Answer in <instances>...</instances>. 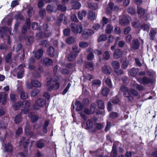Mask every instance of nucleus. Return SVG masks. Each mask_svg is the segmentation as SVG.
<instances>
[{
	"label": "nucleus",
	"mask_w": 157,
	"mask_h": 157,
	"mask_svg": "<svg viewBox=\"0 0 157 157\" xmlns=\"http://www.w3.org/2000/svg\"><path fill=\"white\" fill-rule=\"evenodd\" d=\"M58 69V67L56 66L54 68L53 71L55 73V75L53 77H51L47 79V88L49 90H51L54 89H58L60 86V83L57 82V81L59 80V77L56 73L57 72Z\"/></svg>",
	"instance_id": "nucleus-1"
},
{
	"label": "nucleus",
	"mask_w": 157,
	"mask_h": 157,
	"mask_svg": "<svg viewBox=\"0 0 157 157\" xmlns=\"http://www.w3.org/2000/svg\"><path fill=\"white\" fill-rule=\"evenodd\" d=\"M120 89L124 92V96L127 98L128 100L130 101H132L133 100V96H139L138 92L133 89L128 90V88L124 86H121Z\"/></svg>",
	"instance_id": "nucleus-2"
},
{
	"label": "nucleus",
	"mask_w": 157,
	"mask_h": 157,
	"mask_svg": "<svg viewBox=\"0 0 157 157\" xmlns=\"http://www.w3.org/2000/svg\"><path fill=\"white\" fill-rule=\"evenodd\" d=\"M44 29V33H40L37 34L36 36L40 38H44L49 37L52 34V32L50 29L48 28L47 24H44L43 25Z\"/></svg>",
	"instance_id": "nucleus-3"
},
{
	"label": "nucleus",
	"mask_w": 157,
	"mask_h": 157,
	"mask_svg": "<svg viewBox=\"0 0 157 157\" xmlns=\"http://www.w3.org/2000/svg\"><path fill=\"white\" fill-rule=\"evenodd\" d=\"M46 103V100L43 98H39L36 101L33 108L35 109H39L44 106Z\"/></svg>",
	"instance_id": "nucleus-4"
},
{
	"label": "nucleus",
	"mask_w": 157,
	"mask_h": 157,
	"mask_svg": "<svg viewBox=\"0 0 157 157\" xmlns=\"http://www.w3.org/2000/svg\"><path fill=\"white\" fill-rule=\"evenodd\" d=\"M70 27L73 33L76 34L81 33L82 30V27L81 25H76L73 23L70 25Z\"/></svg>",
	"instance_id": "nucleus-5"
},
{
	"label": "nucleus",
	"mask_w": 157,
	"mask_h": 157,
	"mask_svg": "<svg viewBox=\"0 0 157 157\" xmlns=\"http://www.w3.org/2000/svg\"><path fill=\"white\" fill-rule=\"evenodd\" d=\"M106 9L107 13L110 14L113 11H118V7L116 6H114L113 3L110 2L109 3Z\"/></svg>",
	"instance_id": "nucleus-6"
},
{
	"label": "nucleus",
	"mask_w": 157,
	"mask_h": 157,
	"mask_svg": "<svg viewBox=\"0 0 157 157\" xmlns=\"http://www.w3.org/2000/svg\"><path fill=\"white\" fill-rule=\"evenodd\" d=\"M137 81L140 83L142 84H148L149 83H152L153 82V80L152 79L147 78L145 76L143 78H136Z\"/></svg>",
	"instance_id": "nucleus-7"
},
{
	"label": "nucleus",
	"mask_w": 157,
	"mask_h": 157,
	"mask_svg": "<svg viewBox=\"0 0 157 157\" xmlns=\"http://www.w3.org/2000/svg\"><path fill=\"white\" fill-rule=\"evenodd\" d=\"M94 33L92 30L89 29L84 30L82 36L83 38L86 39L90 36L93 35Z\"/></svg>",
	"instance_id": "nucleus-8"
},
{
	"label": "nucleus",
	"mask_w": 157,
	"mask_h": 157,
	"mask_svg": "<svg viewBox=\"0 0 157 157\" xmlns=\"http://www.w3.org/2000/svg\"><path fill=\"white\" fill-rule=\"evenodd\" d=\"M30 28V20L29 19H27L25 25H24L22 29V32L23 34H25L27 32V30Z\"/></svg>",
	"instance_id": "nucleus-9"
},
{
	"label": "nucleus",
	"mask_w": 157,
	"mask_h": 157,
	"mask_svg": "<svg viewBox=\"0 0 157 157\" xmlns=\"http://www.w3.org/2000/svg\"><path fill=\"white\" fill-rule=\"evenodd\" d=\"M8 96L7 94L0 93V103L3 105H5L6 102V98Z\"/></svg>",
	"instance_id": "nucleus-10"
},
{
	"label": "nucleus",
	"mask_w": 157,
	"mask_h": 157,
	"mask_svg": "<svg viewBox=\"0 0 157 157\" xmlns=\"http://www.w3.org/2000/svg\"><path fill=\"white\" fill-rule=\"evenodd\" d=\"M25 132L26 134L30 137L33 136V133L30 131V126L29 123L27 122L25 128Z\"/></svg>",
	"instance_id": "nucleus-11"
},
{
	"label": "nucleus",
	"mask_w": 157,
	"mask_h": 157,
	"mask_svg": "<svg viewBox=\"0 0 157 157\" xmlns=\"http://www.w3.org/2000/svg\"><path fill=\"white\" fill-rule=\"evenodd\" d=\"M41 61L43 64L46 66H50L52 64V59L48 58H42Z\"/></svg>",
	"instance_id": "nucleus-12"
},
{
	"label": "nucleus",
	"mask_w": 157,
	"mask_h": 157,
	"mask_svg": "<svg viewBox=\"0 0 157 157\" xmlns=\"http://www.w3.org/2000/svg\"><path fill=\"white\" fill-rule=\"evenodd\" d=\"M122 52L120 49H116L113 53V57L115 59H117L120 57L122 55Z\"/></svg>",
	"instance_id": "nucleus-13"
},
{
	"label": "nucleus",
	"mask_w": 157,
	"mask_h": 157,
	"mask_svg": "<svg viewBox=\"0 0 157 157\" xmlns=\"http://www.w3.org/2000/svg\"><path fill=\"white\" fill-rule=\"evenodd\" d=\"M48 55L51 57H53L55 56H57L58 55L54 48L52 47H49L48 49Z\"/></svg>",
	"instance_id": "nucleus-14"
},
{
	"label": "nucleus",
	"mask_w": 157,
	"mask_h": 157,
	"mask_svg": "<svg viewBox=\"0 0 157 157\" xmlns=\"http://www.w3.org/2000/svg\"><path fill=\"white\" fill-rule=\"evenodd\" d=\"M140 45V43L137 39H134L132 42V44L131 45L132 48L136 49H138Z\"/></svg>",
	"instance_id": "nucleus-15"
},
{
	"label": "nucleus",
	"mask_w": 157,
	"mask_h": 157,
	"mask_svg": "<svg viewBox=\"0 0 157 157\" xmlns=\"http://www.w3.org/2000/svg\"><path fill=\"white\" fill-rule=\"evenodd\" d=\"M43 54V51L42 49L38 50L34 53V56L35 58L39 59L42 57Z\"/></svg>",
	"instance_id": "nucleus-16"
},
{
	"label": "nucleus",
	"mask_w": 157,
	"mask_h": 157,
	"mask_svg": "<svg viewBox=\"0 0 157 157\" xmlns=\"http://www.w3.org/2000/svg\"><path fill=\"white\" fill-rule=\"evenodd\" d=\"M29 117L31 119L33 122L36 121L39 118V117L38 116L35 115L34 113L32 112L29 113Z\"/></svg>",
	"instance_id": "nucleus-17"
},
{
	"label": "nucleus",
	"mask_w": 157,
	"mask_h": 157,
	"mask_svg": "<svg viewBox=\"0 0 157 157\" xmlns=\"http://www.w3.org/2000/svg\"><path fill=\"white\" fill-rule=\"evenodd\" d=\"M45 141L43 140H39L36 142V146L39 148H42L44 147L45 144Z\"/></svg>",
	"instance_id": "nucleus-18"
},
{
	"label": "nucleus",
	"mask_w": 157,
	"mask_h": 157,
	"mask_svg": "<svg viewBox=\"0 0 157 157\" xmlns=\"http://www.w3.org/2000/svg\"><path fill=\"white\" fill-rule=\"evenodd\" d=\"M112 67L115 70H118L120 67V64L119 62L117 61H113L111 63Z\"/></svg>",
	"instance_id": "nucleus-19"
},
{
	"label": "nucleus",
	"mask_w": 157,
	"mask_h": 157,
	"mask_svg": "<svg viewBox=\"0 0 157 157\" xmlns=\"http://www.w3.org/2000/svg\"><path fill=\"white\" fill-rule=\"evenodd\" d=\"M0 31H1V32H2V33H10L11 34V30L10 28L7 27H2L0 28Z\"/></svg>",
	"instance_id": "nucleus-20"
},
{
	"label": "nucleus",
	"mask_w": 157,
	"mask_h": 157,
	"mask_svg": "<svg viewBox=\"0 0 157 157\" xmlns=\"http://www.w3.org/2000/svg\"><path fill=\"white\" fill-rule=\"evenodd\" d=\"M102 71L106 75H109L111 72V70L109 69L106 65H105L102 68Z\"/></svg>",
	"instance_id": "nucleus-21"
},
{
	"label": "nucleus",
	"mask_w": 157,
	"mask_h": 157,
	"mask_svg": "<svg viewBox=\"0 0 157 157\" xmlns=\"http://www.w3.org/2000/svg\"><path fill=\"white\" fill-rule=\"evenodd\" d=\"M39 71L37 72L35 71L33 74L34 76L36 78H38L40 77V73L43 71V68L41 66H39L38 68Z\"/></svg>",
	"instance_id": "nucleus-22"
},
{
	"label": "nucleus",
	"mask_w": 157,
	"mask_h": 157,
	"mask_svg": "<svg viewBox=\"0 0 157 157\" xmlns=\"http://www.w3.org/2000/svg\"><path fill=\"white\" fill-rule=\"evenodd\" d=\"M4 148L5 151H12L13 150L12 146L10 143L5 144Z\"/></svg>",
	"instance_id": "nucleus-23"
},
{
	"label": "nucleus",
	"mask_w": 157,
	"mask_h": 157,
	"mask_svg": "<svg viewBox=\"0 0 157 157\" xmlns=\"http://www.w3.org/2000/svg\"><path fill=\"white\" fill-rule=\"evenodd\" d=\"M132 83L133 84V87L139 90H142L144 89V87L142 86L137 84L134 81H132Z\"/></svg>",
	"instance_id": "nucleus-24"
},
{
	"label": "nucleus",
	"mask_w": 157,
	"mask_h": 157,
	"mask_svg": "<svg viewBox=\"0 0 157 157\" xmlns=\"http://www.w3.org/2000/svg\"><path fill=\"white\" fill-rule=\"evenodd\" d=\"M75 105L76 107L75 110L77 111L81 110L83 107V105L79 101H76Z\"/></svg>",
	"instance_id": "nucleus-25"
},
{
	"label": "nucleus",
	"mask_w": 157,
	"mask_h": 157,
	"mask_svg": "<svg viewBox=\"0 0 157 157\" xmlns=\"http://www.w3.org/2000/svg\"><path fill=\"white\" fill-rule=\"evenodd\" d=\"M88 15L89 19L90 20L92 21L95 19L96 15L92 11H90Z\"/></svg>",
	"instance_id": "nucleus-26"
},
{
	"label": "nucleus",
	"mask_w": 157,
	"mask_h": 157,
	"mask_svg": "<svg viewBox=\"0 0 157 157\" xmlns=\"http://www.w3.org/2000/svg\"><path fill=\"white\" fill-rule=\"evenodd\" d=\"M86 13L87 12L86 11L84 10L79 12L78 14V18L81 20H82L83 19V18L85 17Z\"/></svg>",
	"instance_id": "nucleus-27"
},
{
	"label": "nucleus",
	"mask_w": 157,
	"mask_h": 157,
	"mask_svg": "<svg viewBox=\"0 0 157 157\" xmlns=\"http://www.w3.org/2000/svg\"><path fill=\"white\" fill-rule=\"evenodd\" d=\"M31 83L34 87H40L41 86V84L37 80L32 79Z\"/></svg>",
	"instance_id": "nucleus-28"
},
{
	"label": "nucleus",
	"mask_w": 157,
	"mask_h": 157,
	"mask_svg": "<svg viewBox=\"0 0 157 157\" xmlns=\"http://www.w3.org/2000/svg\"><path fill=\"white\" fill-rule=\"evenodd\" d=\"M137 12L140 17L143 16L145 12V10L140 7H138L137 8Z\"/></svg>",
	"instance_id": "nucleus-29"
},
{
	"label": "nucleus",
	"mask_w": 157,
	"mask_h": 157,
	"mask_svg": "<svg viewBox=\"0 0 157 157\" xmlns=\"http://www.w3.org/2000/svg\"><path fill=\"white\" fill-rule=\"evenodd\" d=\"M77 56V55L76 53L71 52L68 56V59L69 61L74 60Z\"/></svg>",
	"instance_id": "nucleus-30"
},
{
	"label": "nucleus",
	"mask_w": 157,
	"mask_h": 157,
	"mask_svg": "<svg viewBox=\"0 0 157 157\" xmlns=\"http://www.w3.org/2000/svg\"><path fill=\"white\" fill-rule=\"evenodd\" d=\"M86 68L90 71L94 70V66L92 63L86 62L85 63Z\"/></svg>",
	"instance_id": "nucleus-31"
},
{
	"label": "nucleus",
	"mask_w": 157,
	"mask_h": 157,
	"mask_svg": "<svg viewBox=\"0 0 157 157\" xmlns=\"http://www.w3.org/2000/svg\"><path fill=\"white\" fill-rule=\"evenodd\" d=\"M25 40L26 44L28 45H29L33 43V37L32 36H29L26 38Z\"/></svg>",
	"instance_id": "nucleus-32"
},
{
	"label": "nucleus",
	"mask_w": 157,
	"mask_h": 157,
	"mask_svg": "<svg viewBox=\"0 0 157 157\" xmlns=\"http://www.w3.org/2000/svg\"><path fill=\"white\" fill-rule=\"evenodd\" d=\"M109 92V89L106 87H104L101 90V94L104 96H107Z\"/></svg>",
	"instance_id": "nucleus-33"
},
{
	"label": "nucleus",
	"mask_w": 157,
	"mask_h": 157,
	"mask_svg": "<svg viewBox=\"0 0 157 157\" xmlns=\"http://www.w3.org/2000/svg\"><path fill=\"white\" fill-rule=\"evenodd\" d=\"M138 71L139 70L138 69L132 68L130 71V74L132 76L134 77L136 76Z\"/></svg>",
	"instance_id": "nucleus-34"
},
{
	"label": "nucleus",
	"mask_w": 157,
	"mask_h": 157,
	"mask_svg": "<svg viewBox=\"0 0 157 157\" xmlns=\"http://www.w3.org/2000/svg\"><path fill=\"white\" fill-rule=\"evenodd\" d=\"M21 104L22 102L21 101L14 104L13 105V109L15 110H17L21 106Z\"/></svg>",
	"instance_id": "nucleus-35"
},
{
	"label": "nucleus",
	"mask_w": 157,
	"mask_h": 157,
	"mask_svg": "<svg viewBox=\"0 0 157 157\" xmlns=\"http://www.w3.org/2000/svg\"><path fill=\"white\" fill-rule=\"evenodd\" d=\"M88 6L90 8L93 10H96L98 7V5L96 3H88Z\"/></svg>",
	"instance_id": "nucleus-36"
},
{
	"label": "nucleus",
	"mask_w": 157,
	"mask_h": 157,
	"mask_svg": "<svg viewBox=\"0 0 157 157\" xmlns=\"http://www.w3.org/2000/svg\"><path fill=\"white\" fill-rule=\"evenodd\" d=\"M101 82L99 80H94L92 84V87L93 88H94L95 87H99L101 85Z\"/></svg>",
	"instance_id": "nucleus-37"
},
{
	"label": "nucleus",
	"mask_w": 157,
	"mask_h": 157,
	"mask_svg": "<svg viewBox=\"0 0 157 157\" xmlns=\"http://www.w3.org/2000/svg\"><path fill=\"white\" fill-rule=\"evenodd\" d=\"M156 34V29H152L149 34L150 36V38L151 40H153L154 39V37Z\"/></svg>",
	"instance_id": "nucleus-38"
},
{
	"label": "nucleus",
	"mask_w": 157,
	"mask_h": 157,
	"mask_svg": "<svg viewBox=\"0 0 157 157\" xmlns=\"http://www.w3.org/2000/svg\"><path fill=\"white\" fill-rule=\"evenodd\" d=\"M103 56L105 60H108L110 57L109 52L107 51H105L103 53Z\"/></svg>",
	"instance_id": "nucleus-39"
},
{
	"label": "nucleus",
	"mask_w": 157,
	"mask_h": 157,
	"mask_svg": "<svg viewBox=\"0 0 157 157\" xmlns=\"http://www.w3.org/2000/svg\"><path fill=\"white\" fill-rule=\"evenodd\" d=\"M93 124L94 122L93 119H90L87 121L86 124V125L88 128H91L93 127Z\"/></svg>",
	"instance_id": "nucleus-40"
},
{
	"label": "nucleus",
	"mask_w": 157,
	"mask_h": 157,
	"mask_svg": "<svg viewBox=\"0 0 157 157\" xmlns=\"http://www.w3.org/2000/svg\"><path fill=\"white\" fill-rule=\"evenodd\" d=\"M40 92V90L38 89H35L32 90L30 93L32 97H35L38 95Z\"/></svg>",
	"instance_id": "nucleus-41"
},
{
	"label": "nucleus",
	"mask_w": 157,
	"mask_h": 157,
	"mask_svg": "<svg viewBox=\"0 0 157 157\" xmlns=\"http://www.w3.org/2000/svg\"><path fill=\"white\" fill-rule=\"evenodd\" d=\"M130 18L129 17H127V19L126 21H124V19H121L120 21V23L123 25H126L129 23V20Z\"/></svg>",
	"instance_id": "nucleus-42"
},
{
	"label": "nucleus",
	"mask_w": 157,
	"mask_h": 157,
	"mask_svg": "<svg viewBox=\"0 0 157 157\" xmlns=\"http://www.w3.org/2000/svg\"><path fill=\"white\" fill-rule=\"evenodd\" d=\"M22 117L21 114L17 115L15 117L14 121L17 124L19 123L21 120Z\"/></svg>",
	"instance_id": "nucleus-43"
},
{
	"label": "nucleus",
	"mask_w": 157,
	"mask_h": 157,
	"mask_svg": "<svg viewBox=\"0 0 157 157\" xmlns=\"http://www.w3.org/2000/svg\"><path fill=\"white\" fill-rule=\"evenodd\" d=\"M113 28L109 24H108L107 25L106 29H105V31L107 33H111L112 31Z\"/></svg>",
	"instance_id": "nucleus-44"
},
{
	"label": "nucleus",
	"mask_w": 157,
	"mask_h": 157,
	"mask_svg": "<svg viewBox=\"0 0 157 157\" xmlns=\"http://www.w3.org/2000/svg\"><path fill=\"white\" fill-rule=\"evenodd\" d=\"M79 45L80 48H84L87 47L88 46V44L87 42L82 41L79 43Z\"/></svg>",
	"instance_id": "nucleus-45"
},
{
	"label": "nucleus",
	"mask_w": 157,
	"mask_h": 157,
	"mask_svg": "<svg viewBox=\"0 0 157 157\" xmlns=\"http://www.w3.org/2000/svg\"><path fill=\"white\" fill-rule=\"evenodd\" d=\"M81 6L80 3L78 2H76L73 5L72 8L75 9H77L80 8Z\"/></svg>",
	"instance_id": "nucleus-46"
},
{
	"label": "nucleus",
	"mask_w": 157,
	"mask_h": 157,
	"mask_svg": "<svg viewBox=\"0 0 157 157\" xmlns=\"http://www.w3.org/2000/svg\"><path fill=\"white\" fill-rule=\"evenodd\" d=\"M30 104L29 101H24L22 102L21 106L23 108H28L29 107Z\"/></svg>",
	"instance_id": "nucleus-47"
},
{
	"label": "nucleus",
	"mask_w": 157,
	"mask_h": 157,
	"mask_svg": "<svg viewBox=\"0 0 157 157\" xmlns=\"http://www.w3.org/2000/svg\"><path fill=\"white\" fill-rule=\"evenodd\" d=\"M92 76L89 75L87 74L86 75L84 76L83 77H81V79L82 78L84 79V81H86V80H90L92 78Z\"/></svg>",
	"instance_id": "nucleus-48"
},
{
	"label": "nucleus",
	"mask_w": 157,
	"mask_h": 157,
	"mask_svg": "<svg viewBox=\"0 0 157 157\" xmlns=\"http://www.w3.org/2000/svg\"><path fill=\"white\" fill-rule=\"evenodd\" d=\"M28 97V94L24 91H22L21 93V98L23 100L26 99Z\"/></svg>",
	"instance_id": "nucleus-49"
},
{
	"label": "nucleus",
	"mask_w": 157,
	"mask_h": 157,
	"mask_svg": "<svg viewBox=\"0 0 157 157\" xmlns=\"http://www.w3.org/2000/svg\"><path fill=\"white\" fill-rule=\"evenodd\" d=\"M32 28L33 30H36L40 29V26L36 22H33L32 24Z\"/></svg>",
	"instance_id": "nucleus-50"
},
{
	"label": "nucleus",
	"mask_w": 157,
	"mask_h": 157,
	"mask_svg": "<svg viewBox=\"0 0 157 157\" xmlns=\"http://www.w3.org/2000/svg\"><path fill=\"white\" fill-rule=\"evenodd\" d=\"M98 107L99 108L102 109L105 108L104 103L101 100L98 101Z\"/></svg>",
	"instance_id": "nucleus-51"
},
{
	"label": "nucleus",
	"mask_w": 157,
	"mask_h": 157,
	"mask_svg": "<svg viewBox=\"0 0 157 157\" xmlns=\"http://www.w3.org/2000/svg\"><path fill=\"white\" fill-rule=\"evenodd\" d=\"M107 39V36L105 35H102L98 39V41L99 42L105 41Z\"/></svg>",
	"instance_id": "nucleus-52"
},
{
	"label": "nucleus",
	"mask_w": 157,
	"mask_h": 157,
	"mask_svg": "<svg viewBox=\"0 0 157 157\" xmlns=\"http://www.w3.org/2000/svg\"><path fill=\"white\" fill-rule=\"evenodd\" d=\"M19 0H14L11 3V7L13 8L19 4Z\"/></svg>",
	"instance_id": "nucleus-53"
},
{
	"label": "nucleus",
	"mask_w": 157,
	"mask_h": 157,
	"mask_svg": "<svg viewBox=\"0 0 157 157\" xmlns=\"http://www.w3.org/2000/svg\"><path fill=\"white\" fill-rule=\"evenodd\" d=\"M96 109V105L95 103H92L90 107V113H94Z\"/></svg>",
	"instance_id": "nucleus-54"
},
{
	"label": "nucleus",
	"mask_w": 157,
	"mask_h": 157,
	"mask_svg": "<svg viewBox=\"0 0 157 157\" xmlns=\"http://www.w3.org/2000/svg\"><path fill=\"white\" fill-rule=\"evenodd\" d=\"M22 82L21 81H18V86L17 87V90L19 92L21 93V92L23 91V89L21 86Z\"/></svg>",
	"instance_id": "nucleus-55"
},
{
	"label": "nucleus",
	"mask_w": 157,
	"mask_h": 157,
	"mask_svg": "<svg viewBox=\"0 0 157 157\" xmlns=\"http://www.w3.org/2000/svg\"><path fill=\"white\" fill-rule=\"evenodd\" d=\"M75 41L73 37H70L67 38L66 42L69 44H71L73 43Z\"/></svg>",
	"instance_id": "nucleus-56"
},
{
	"label": "nucleus",
	"mask_w": 157,
	"mask_h": 157,
	"mask_svg": "<svg viewBox=\"0 0 157 157\" xmlns=\"http://www.w3.org/2000/svg\"><path fill=\"white\" fill-rule=\"evenodd\" d=\"M25 138L24 137H23L22 138L21 140V142H23V145L24 147L26 148L27 147L28 144L29 143V141L28 140H27V141L25 142L24 140Z\"/></svg>",
	"instance_id": "nucleus-57"
},
{
	"label": "nucleus",
	"mask_w": 157,
	"mask_h": 157,
	"mask_svg": "<svg viewBox=\"0 0 157 157\" xmlns=\"http://www.w3.org/2000/svg\"><path fill=\"white\" fill-rule=\"evenodd\" d=\"M25 85L26 87L28 89H32V88L33 87V84H32L31 82L30 83L29 82H26Z\"/></svg>",
	"instance_id": "nucleus-58"
},
{
	"label": "nucleus",
	"mask_w": 157,
	"mask_h": 157,
	"mask_svg": "<svg viewBox=\"0 0 157 157\" xmlns=\"http://www.w3.org/2000/svg\"><path fill=\"white\" fill-rule=\"evenodd\" d=\"M21 45L20 44H18L16 47L14 46L13 47V51L17 52L21 48Z\"/></svg>",
	"instance_id": "nucleus-59"
},
{
	"label": "nucleus",
	"mask_w": 157,
	"mask_h": 157,
	"mask_svg": "<svg viewBox=\"0 0 157 157\" xmlns=\"http://www.w3.org/2000/svg\"><path fill=\"white\" fill-rule=\"evenodd\" d=\"M57 9L62 11H65L66 9V8L64 5H60L58 6Z\"/></svg>",
	"instance_id": "nucleus-60"
},
{
	"label": "nucleus",
	"mask_w": 157,
	"mask_h": 157,
	"mask_svg": "<svg viewBox=\"0 0 157 157\" xmlns=\"http://www.w3.org/2000/svg\"><path fill=\"white\" fill-rule=\"evenodd\" d=\"M24 73V71L23 70H22L19 71L17 75V77L18 78H21L22 77Z\"/></svg>",
	"instance_id": "nucleus-61"
},
{
	"label": "nucleus",
	"mask_w": 157,
	"mask_h": 157,
	"mask_svg": "<svg viewBox=\"0 0 157 157\" xmlns=\"http://www.w3.org/2000/svg\"><path fill=\"white\" fill-rule=\"evenodd\" d=\"M10 100L11 101L13 102H15L16 100V95L13 94V93H11L10 94Z\"/></svg>",
	"instance_id": "nucleus-62"
},
{
	"label": "nucleus",
	"mask_w": 157,
	"mask_h": 157,
	"mask_svg": "<svg viewBox=\"0 0 157 157\" xmlns=\"http://www.w3.org/2000/svg\"><path fill=\"white\" fill-rule=\"evenodd\" d=\"M105 82L110 87H111L112 86V84L111 83V80L109 78H107L105 80Z\"/></svg>",
	"instance_id": "nucleus-63"
},
{
	"label": "nucleus",
	"mask_w": 157,
	"mask_h": 157,
	"mask_svg": "<svg viewBox=\"0 0 157 157\" xmlns=\"http://www.w3.org/2000/svg\"><path fill=\"white\" fill-rule=\"evenodd\" d=\"M110 117L112 118H115L118 117L117 114L116 112H112L110 113Z\"/></svg>",
	"instance_id": "nucleus-64"
}]
</instances>
